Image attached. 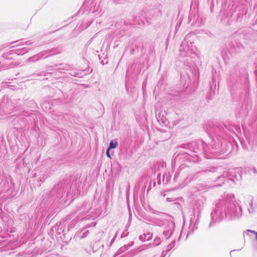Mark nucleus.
<instances>
[{"instance_id":"7","label":"nucleus","mask_w":257,"mask_h":257,"mask_svg":"<svg viewBox=\"0 0 257 257\" xmlns=\"http://www.w3.org/2000/svg\"><path fill=\"white\" fill-rule=\"evenodd\" d=\"M89 233L88 230H86L85 229L82 230L80 233V237L81 238H84L87 236L88 234Z\"/></svg>"},{"instance_id":"2","label":"nucleus","mask_w":257,"mask_h":257,"mask_svg":"<svg viewBox=\"0 0 257 257\" xmlns=\"http://www.w3.org/2000/svg\"><path fill=\"white\" fill-rule=\"evenodd\" d=\"M225 216V211L219 206H216L211 214V221L209 227L214 225L216 222H219Z\"/></svg>"},{"instance_id":"10","label":"nucleus","mask_w":257,"mask_h":257,"mask_svg":"<svg viewBox=\"0 0 257 257\" xmlns=\"http://www.w3.org/2000/svg\"><path fill=\"white\" fill-rule=\"evenodd\" d=\"M161 243V239L159 237H156L154 240L155 245H158Z\"/></svg>"},{"instance_id":"4","label":"nucleus","mask_w":257,"mask_h":257,"mask_svg":"<svg viewBox=\"0 0 257 257\" xmlns=\"http://www.w3.org/2000/svg\"><path fill=\"white\" fill-rule=\"evenodd\" d=\"M244 203L248 205L247 211L249 214L252 213L257 206V196L247 195L244 197Z\"/></svg>"},{"instance_id":"3","label":"nucleus","mask_w":257,"mask_h":257,"mask_svg":"<svg viewBox=\"0 0 257 257\" xmlns=\"http://www.w3.org/2000/svg\"><path fill=\"white\" fill-rule=\"evenodd\" d=\"M196 47L194 46L191 42H183L179 48L180 55L182 56H190L192 54H196Z\"/></svg>"},{"instance_id":"11","label":"nucleus","mask_w":257,"mask_h":257,"mask_svg":"<svg viewBox=\"0 0 257 257\" xmlns=\"http://www.w3.org/2000/svg\"><path fill=\"white\" fill-rule=\"evenodd\" d=\"M109 149H107V151H106V155H107V156L108 158H109L110 159H111V158L110 155V154H109Z\"/></svg>"},{"instance_id":"13","label":"nucleus","mask_w":257,"mask_h":257,"mask_svg":"<svg viewBox=\"0 0 257 257\" xmlns=\"http://www.w3.org/2000/svg\"><path fill=\"white\" fill-rule=\"evenodd\" d=\"M222 178L221 176H220V177H218V178Z\"/></svg>"},{"instance_id":"9","label":"nucleus","mask_w":257,"mask_h":257,"mask_svg":"<svg viewBox=\"0 0 257 257\" xmlns=\"http://www.w3.org/2000/svg\"><path fill=\"white\" fill-rule=\"evenodd\" d=\"M117 143L116 141H111L108 149H114L117 147Z\"/></svg>"},{"instance_id":"8","label":"nucleus","mask_w":257,"mask_h":257,"mask_svg":"<svg viewBox=\"0 0 257 257\" xmlns=\"http://www.w3.org/2000/svg\"><path fill=\"white\" fill-rule=\"evenodd\" d=\"M159 120H161L162 122L164 124V125H167V120L166 119V118L165 117H164V116L163 115H162V116L160 114H159Z\"/></svg>"},{"instance_id":"1","label":"nucleus","mask_w":257,"mask_h":257,"mask_svg":"<svg viewBox=\"0 0 257 257\" xmlns=\"http://www.w3.org/2000/svg\"><path fill=\"white\" fill-rule=\"evenodd\" d=\"M225 211V217L229 220L240 218L242 215V209L240 201L234 197L228 204Z\"/></svg>"},{"instance_id":"6","label":"nucleus","mask_w":257,"mask_h":257,"mask_svg":"<svg viewBox=\"0 0 257 257\" xmlns=\"http://www.w3.org/2000/svg\"><path fill=\"white\" fill-rule=\"evenodd\" d=\"M152 234L150 233H145L143 235H141L139 236V239L140 240L142 241H145L146 240H149L152 238Z\"/></svg>"},{"instance_id":"5","label":"nucleus","mask_w":257,"mask_h":257,"mask_svg":"<svg viewBox=\"0 0 257 257\" xmlns=\"http://www.w3.org/2000/svg\"><path fill=\"white\" fill-rule=\"evenodd\" d=\"M152 224L154 225L162 227L163 228V233L166 234L169 231V226L171 224L170 222L167 220H161L158 218H154L152 220Z\"/></svg>"},{"instance_id":"12","label":"nucleus","mask_w":257,"mask_h":257,"mask_svg":"<svg viewBox=\"0 0 257 257\" xmlns=\"http://www.w3.org/2000/svg\"><path fill=\"white\" fill-rule=\"evenodd\" d=\"M25 49V51L27 50V49L25 48H23V49Z\"/></svg>"}]
</instances>
